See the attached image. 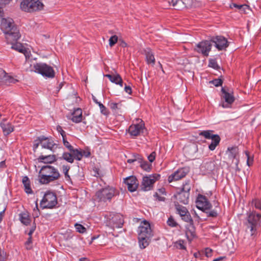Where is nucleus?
<instances>
[{
    "mask_svg": "<svg viewBox=\"0 0 261 261\" xmlns=\"http://www.w3.org/2000/svg\"><path fill=\"white\" fill-rule=\"evenodd\" d=\"M60 177L58 170L50 165L41 167L39 171L37 180L42 185H47L58 180Z\"/></svg>",
    "mask_w": 261,
    "mask_h": 261,
    "instance_id": "obj_1",
    "label": "nucleus"
},
{
    "mask_svg": "<svg viewBox=\"0 0 261 261\" xmlns=\"http://www.w3.org/2000/svg\"><path fill=\"white\" fill-rule=\"evenodd\" d=\"M1 28L5 34L7 42L17 41L20 35L17 27L14 24L13 20L11 18H3L1 20Z\"/></svg>",
    "mask_w": 261,
    "mask_h": 261,
    "instance_id": "obj_2",
    "label": "nucleus"
},
{
    "mask_svg": "<svg viewBox=\"0 0 261 261\" xmlns=\"http://www.w3.org/2000/svg\"><path fill=\"white\" fill-rule=\"evenodd\" d=\"M138 239L141 248H146L149 243V239L152 236L150 225L146 220L142 222L138 228Z\"/></svg>",
    "mask_w": 261,
    "mask_h": 261,
    "instance_id": "obj_3",
    "label": "nucleus"
},
{
    "mask_svg": "<svg viewBox=\"0 0 261 261\" xmlns=\"http://www.w3.org/2000/svg\"><path fill=\"white\" fill-rule=\"evenodd\" d=\"M118 194V192L115 188L108 186L97 191L94 196V199L100 202H110L112 199Z\"/></svg>",
    "mask_w": 261,
    "mask_h": 261,
    "instance_id": "obj_4",
    "label": "nucleus"
},
{
    "mask_svg": "<svg viewBox=\"0 0 261 261\" xmlns=\"http://www.w3.org/2000/svg\"><path fill=\"white\" fill-rule=\"evenodd\" d=\"M105 218L106 226L112 229L121 228L124 223L123 216L120 214L109 212L105 215Z\"/></svg>",
    "mask_w": 261,
    "mask_h": 261,
    "instance_id": "obj_5",
    "label": "nucleus"
},
{
    "mask_svg": "<svg viewBox=\"0 0 261 261\" xmlns=\"http://www.w3.org/2000/svg\"><path fill=\"white\" fill-rule=\"evenodd\" d=\"M247 220L249 226L248 228L251 236L257 233V229L261 226V214L255 211L250 212L248 213Z\"/></svg>",
    "mask_w": 261,
    "mask_h": 261,
    "instance_id": "obj_6",
    "label": "nucleus"
},
{
    "mask_svg": "<svg viewBox=\"0 0 261 261\" xmlns=\"http://www.w3.org/2000/svg\"><path fill=\"white\" fill-rule=\"evenodd\" d=\"M17 41H12L11 42H7L8 43L12 44L11 48L13 49H15L17 51H18L20 53H22L24 54L25 57V63L24 64L25 66H28V65H30V68H26L25 69L26 70H29L30 71H32V69L31 68V59L30 57L31 56V53L30 50H28L25 47H24L19 42H17Z\"/></svg>",
    "mask_w": 261,
    "mask_h": 261,
    "instance_id": "obj_7",
    "label": "nucleus"
},
{
    "mask_svg": "<svg viewBox=\"0 0 261 261\" xmlns=\"http://www.w3.org/2000/svg\"><path fill=\"white\" fill-rule=\"evenodd\" d=\"M212 130H202L199 133V135L203 136L205 139H211L212 141L208 145V149L211 150H214L216 147L219 144L221 139L220 136L217 134H213Z\"/></svg>",
    "mask_w": 261,
    "mask_h": 261,
    "instance_id": "obj_8",
    "label": "nucleus"
},
{
    "mask_svg": "<svg viewBox=\"0 0 261 261\" xmlns=\"http://www.w3.org/2000/svg\"><path fill=\"white\" fill-rule=\"evenodd\" d=\"M34 71L43 76L47 78H54L55 72L52 67L45 63H37L34 66Z\"/></svg>",
    "mask_w": 261,
    "mask_h": 261,
    "instance_id": "obj_9",
    "label": "nucleus"
},
{
    "mask_svg": "<svg viewBox=\"0 0 261 261\" xmlns=\"http://www.w3.org/2000/svg\"><path fill=\"white\" fill-rule=\"evenodd\" d=\"M40 145L42 148L49 149L52 151L57 148V144L54 142L51 138L41 136L34 141V147H38Z\"/></svg>",
    "mask_w": 261,
    "mask_h": 261,
    "instance_id": "obj_10",
    "label": "nucleus"
},
{
    "mask_svg": "<svg viewBox=\"0 0 261 261\" xmlns=\"http://www.w3.org/2000/svg\"><path fill=\"white\" fill-rule=\"evenodd\" d=\"M57 204V198L55 193L46 192L40 202L41 206L44 208H52Z\"/></svg>",
    "mask_w": 261,
    "mask_h": 261,
    "instance_id": "obj_11",
    "label": "nucleus"
},
{
    "mask_svg": "<svg viewBox=\"0 0 261 261\" xmlns=\"http://www.w3.org/2000/svg\"><path fill=\"white\" fill-rule=\"evenodd\" d=\"M161 175L159 174H153L149 176H144L141 185V189L143 191L151 190L154 182L159 180Z\"/></svg>",
    "mask_w": 261,
    "mask_h": 261,
    "instance_id": "obj_12",
    "label": "nucleus"
},
{
    "mask_svg": "<svg viewBox=\"0 0 261 261\" xmlns=\"http://www.w3.org/2000/svg\"><path fill=\"white\" fill-rule=\"evenodd\" d=\"M212 46V43L211 41L204 40L198 43L196 45L195 50L203 56L207 57L211 50Z\"/></svg>",
    "mask_w": 261,
    "mask_h": 261,
    "instance_id": "obj_13",
    "label": "nucleus"
},
{
    "mask_svg": "<svg viewBox=\"0 0 261 261\" xmlns=\"http://www.w3.org/2000/svg\"><path fill=\"white\" fill-rule=\"evenodd\" d=\"M210 41L211 43H215V47L219 50L225 49L228 46L227 40L221 36L213 37Z\"/></svg>",
    "mask_w": 261,
    "mask_h": 261,
    "instance_id": "obj_14",
    "label": "nucleus"
},
{
    "mask_svg": "<svg viewBox=\"0 0 261 261\" xmlns=\"http://www.w3.org/2000/svg\"><path fill=\"white\" fill-rule=\"evenodd\" d=\"M196 206L198 209L204 211L210 210L212 207V205L205 196L199 195L196 200Z\"/></svg>",
    "mask_w": 261,
    "mask_h": 261,
    "instance_id": "obj_15",
    "label": "nucleus"
},
{
    "mask_svg": "<svg viewBox=\"0 0 261 261\" xmlns=\"http://www.w3.org/2000/svg\"><path fill=\"white\" fill-rule=\"evenodd\" d=\"M144 124L141 121L138 124L131 125L128 129V133L132 137H136L143 133Z\"/></svg>",
    "mask_w": 261,
    "mask_h": 261,
    "instance_id": "obj_16",
    "label": "nucleus"
},
{
    "mask_svg": "<svg viewBox=\"0 0 261 261\" xmlns=\"http://www.w3.org/2000/svg\"><path fill=\"white\" fill-rule=\"evenodd\" d=\"M221 91L223 93L222 98L225 100V101L221 104L222 107L224 108H230L234 101V96L232 93L227 92L224 88H222Z\"/></svg>",
    "mask_w": 261,
    "mask_h": 261,
    "instance_id": "obj_17",
    "label": "nucleus"
},
{
    "mask_svg": "<svg viewBox=\"0 0 261 261\" xmlns=\"http://www.w3.org/2000/svg\"><path fill=\"white\" fill-rule=\"evenodd\" d=\"M188 170L186 169H179L168 177V180L169 182H171L173 181H176L179 180L182 178L184 177L185 176H186Z\"/></svg>",
    "mask_w": 261,
    "mask_h": 261,
    "instance_id": "obj_18",
    "label": "nucleus"
},
{
    "mask_svg": "<svg viewBox=\"0 0 261 261\" xmlns=\"http://www.w3.org/2000/svg\"><path fill=\"white\" fill-rule=\"evenodd\" d=\"M17 80L8 75L2 69L0 68V85H8L11 83H15Z\"/></svg>",
    "mask_w": 261,
    "mask_h": 261,
    "instance_id": "obj_19",
    "label": "nucleus"
},
{
    "mask_svg": "<svg viewBox=\"0 0 261 261\" xmlns=\"http://www.w3.org/2000/svg\"><path fill=\"white\" fill-rule=\"evenodd\" d=\"M124 182L127 186L128 190L131 192L135 191L139 185L138 180L133 176L126 178Z\"/></svg>",
    "mask_w": 261,
    "mask_h": 261,
    "instance_id": "obj_20",
    "label": "nucleus"
},
{
    "mask_svg": "<svg viewBox=\"0 0 261 261\" xmlns=\"http://www.w3.org/2000/svg\"><path fill=\"white\" fill-rule=\"evenodd\" d=\"M169 3L178 10L191 6L190 0H172L171 2L169 1Z\"/></svg>",
    "mask_w": 261,
    "mask_h": 261,
    "instance_id": "obj_21",
    "label": "nucleus"
},
{
    "mask_svg": "<svg viewBox=\"0 0 261 261\" xmlns=\"http://www.w3.org/2000/svg\"><path fill=\"white\" fill-rule=\"evenodd\" d=\"M0 125L5 135H8L14 130V126L10 122L2 121Z\"/></svg>",
    "mask_w": 261,
    "mask_h": 261,
    "instance_id": "obj_22",
    "label": "nucleus"
},
{
    "mask_svg": "<svg viewBox=\"0 0 261 261\" xmlns=\"http://www.w3.org/2000/svg\"><path fill=\"white\" fill-rule=\"evenodd\" d=\"M37 160L38 162L43 163L44 164H51L56 161V158L55 155H40Z\"/></svg>",
    "mask_w": 261,
    "mask_h": 261,
    "instance_id": "obj_23",
    "label": "nucleus"
},
{
    "mask_svg": "<svg viewBox=\"0 0 261 261\" xmlns=\"http://www.w3.org/2000/svg\"><path fill=\"white\" fill-rule=\"evenodd\" d=\"M215 167V163L214 160H209L203 162L201 168L207 173L212 172L214 170Z\"/></svg>",
    "mask_w": 261,
    "mask_h": 261,
    "instance_id": "obj_24",
    "label": "nucleus"
},
{
    "mask_svg": "<svg viewBox=\"0 0 261 261\" xmlns=\"http://www.w3.org/2000/svg\"><path fill=\"white\" fill-rule=\"evenodd\" d=\"M105 76L108 77L111 82L119 85L121 87L123 86V81L119 74H106Z\"/></svg>",
    "mask_w": 261,
    "mask_h": 261,
    "instance_id": "obj_25",
    "label": "nucleus"
},
{
    "mask_svg": "<svg viewBox=\"0 0 261 261\" xmlns=\"http://www.w3.org/2000/svg\"><path fill=\"white\" fill-rule=\"evenodd\" d=\"M20 8L23 11L31 12L33 9V0H23L20 3Z\"/></svg>",
    "mask_w": 261,
    "mask_h": 261,
    "instance_id": "obj_26",
    "label": "nucleus"
},
{
    "mask_svg": "<svg viewBox=\"0 0 261 261\" xmlns=\"http://www.w3.org/2000/svg\"><path fill=\"white\" fill-rule=\"evenodd\" d=\"M72 117L71 120L75 123H79L82 121L83 118L82 110L80 108H77L74 111L72 114Z\"/></svg>",
    "mask_w": 261,
    "mask_h": 261,
    "instance_id": "obj_27",
    "label": "nucleus"
},
{
    "mask_svg": "<svg viewBox=\"0 0 261 261\" xmlns=\"http://www.w3.org/2000/svg\"><path fill=\"white\" fill-rule=\"evenodd\" d=\"M144 52L147 63L153 65L155 62V59L151 50L150 48H147L145 49Z\"/></svg>",
    "mask_w": 261,
    "mask_h": 261,
    "instance_id": "obj_28",
    "label": "nucleus"
},
{
    "mask_svg": "<svg viewBox=\"0 0 261 261\" xmlns=\"http://www.w3.org/2000/svg\"><path fill=\"white\" fill-rule=\"evenodd\" d=\"M226 152L229 159H234L239 153V149L237 147H228Z\"/></svg>",
    "mask_w": 261,
    "mask_h": 261,
    "instance_id": "obj_29",
    "label": "nucleus"
},
{
    "mask_svg": "<svg viewBox=\"0 0 261 261\" xmlns=\"http://www.w3.org/2000/svg\"><path fill=\"white\" fill-rule=\"evenodd\" d=\"M22 182L24 187L25 192L28 194H31L32 191L30 186V181L28 176L23 177Z\"/></svg>",
    "mask_w": 261,
    "mask_h": 261,
    "instance_id": "obj_30",
    "label": "nucleus"
},
{
    "mask_svg": "<svg viewBox=\"0 0 261 261\" xmlns=\"http://www.w3.org/2000/svg\"><path fill=\"white\" fill-rule=\"evenodd\" d=\"M177 198L179 202L187 204L189 202V193L181 192L177 195Z\"/></svg>",
    "mask_w": 261,
    "mask_h": 261,
    "instance_id": "obj_31",
    "label": "nucleus"
},
{
    "mask_svg": "<svg viewBox=\"0 0 261 261\" xmlns=\"http://www.w3.org/2000/svg\"><path fill=\"white\" fill-rule=\"evenodd\" d=\"M19 219L22 223L27 225L31 222V219L28 212H24L19 214Z\"/></svg>",
    "mask_w": 261,
    "mask_h": 261,
    "instance_id": "obj_32",
    "label": "nucleus"
},
{
    "mask_svg": "<svg viewBox=\"0 0 261 261\" xmlns=\"http://www.w3.org/2000/svg\"><path fill=\"white\" fill-rule=\"evenodd\" d=\"M44 7L42 0H34V12L42 11Z\"/></svg>",
    "mask_w": 261,
    "mask_h": 261,
    "instance_id": "obj_33",
    "label": "nucleus"
},
{
    "mask_svg": "<svg viewBox=\"0 0 261 261\" xmlns=\"http://www.w3.org/2000/svg\"><path fill=\"white\" fill-rule=\"evenodd\" d=\"M175 208H176V212H177V214L179 215V216L181 218L182 217H183V216L188 214V213L189 212L187 208L184 206H182L178 204H175Z\"/></svg>",
    "mask_w": 261,
    "mask_h": 261,
    "instance_id": "obj_34",
    "label": "nucleus"
},
{
    "mask_svg": "<svg viewBox=\"0 0 261 261\" xmlns=\"http://www.w3.org/2000/svg\"><path fill=\"white\" fill-rule=\"evenodd\" d=\"M70 151L72 153L74 159H75L78 161H80L83 156L82 152L77 149H74L73 148L72 150H71Z\"/></svg>",
    "mask_w": 261,
    "mask_h": 261,
    "instance_id": "obj_35",
    "label": "nucleus"
},
{
    "mask_svg": "<svg viewBox=\"0 0 261 261\" xmlns=\"http://www.w3.org/2000/svg\"><path fill=\"white\" fill-rule=\"evenodd\" d=\"M93 100L98 105L100 110V112L105 115H108L109 112L106 107L104 105H103L101 102H98L95 97H93Z\"/></svg>",
    "mask_w": 261,
    "mask_h": 261,
    "instance_id": "obj_36",
    "label": "nucleus"
},
{
    "mask_svg": "<svg viewBox=\"0 0 261 261\" xmlns=\"http://www.w3.org/2000/svg\"><path fill=\"white\" fill-rule=\"evenodd\" d=\"M62 158L68 163H72L74 162V157L73 156L72 153L64 152L62 154Z\"/></svg>",
    "mask_w": 261,
    "mask_h": 261,
    "instance_id": "obj_37",
    "label": "nucleus"
},
{
    "mask_svg": "<svg viewBox=\"0 0 261 261\" xmlns=\"http://www.w3.org/2000/svg\"><path fill=\"white\" fill-rule=\"evenodd\" d=\"M140 163V167L146 171H149L151 168V165L148 164L146 161H143L141 158L139 161Z\"/></svg>",
    "mask_w": 261,
    "mask_h": 261,
    "instance_id": "obj_38",
    "label": "nucleus"
},
{
    "mask_svg": "<svg viewBox=\"0 0 261 261\" xmlns=\"http://www.w3.org/2000/svg\"><path fill=\"white\" fill-rule=\"evenodd\" d=\"M121 104L120 103H116L111 102L109 103V106L112 111L115 113H118L119 111L121 109Z\"/></svg>",
    "mask_w": 261,
    "mask_h": 261,
    "instance_id": "obj_39",
    "label": "nucleus"
},
{
    "mask_svg": "<svg viewBox=\"0 0 261 261\" xmlns=\"http://www.w3.org/2000/svg\"><path fill=\"white\" fill-rule=\"evenodd\" d=\"M181 218L185 222L188 223L193 228L194 222L189 212L188 213V214L183 216V217H182Z\"/></svg>",
    "mask_w": 261,
    "mask_h": 261,
    "instance_id": "obj_40",
    "label": "nucleus"
},
{
    "mask_svg": "<svg viewBox=\"0 0 261 261\" xmlns=\"http://www.w3.org/2000/svg\"><path fill=\"white\" fill-rule=\"evenodd\" d=\"M234 7L239 10L242 13H246V10H249V7L246 5H238L237 4H232L231 7Z\"/></svg>",
    "mask_w": 261,
    "mask_h": 261,
    "instance_id": "obj_41",
    "label": "nucleus"
},
{
    "mask_svg": "<svg viewBox=\"0 0 261 261\" xmlns=\"http://www.w3.org/2000/svg\"><path fill=\"white\" fill-rule=\"evenodd\" d=\"M33 233V229H30L29 235L30 236L28 241L25 243L24 246L27 250H30L33 248V243L32 241V233Z\"/></svg>",
    "mask_w": 261,
    "mask_h": 261,
    "instance_id": "obj_42",
    "label": "nucleus"
},
{
    "mask_svg": "<svg viewBox=\"0 0 261 261\" xmlns=\"http://www.w3.org/2000/svg\"><path fill=\"white\" fill-rule=\"evenodd\" d=\"M74 227L76 231L81 233H84L86 231V228L81 224L75 223Z\"/></svg>",
    "mask_w": 261,
    "mask_h": 261,
    "instance_id": "obj_43",
    "label": "nucleus"
},
{
    "mask_svg": "<svg viewBox=\"0 0 261 261\" xmlns=\"http://www.w3.org/2000/svg\"><path fill=\"white\" fill-rule=\"evenodd\" d=\"M245 154L247 157V164L248 166H250L253 164V156L249 154V153L247 151H245Z\"/></svg>",
    "mask_w": 261,
    "mask_h": 261,
    "instance_id": "obj_44",
    "label": "nucleus"
},
{
    "mask_svg": "<svg viewBox=\"0 0 261 261\" xmlns=\"http://www.w3.org/2000/svg\"><path fill=\"white\" fill-rule=\"evenodd\" d=\"M252 204L254 205L255 208L261 211V200L258 199H254L252 201Z\"/></svg>",
    "mask_w": 261,
    "mask_h": 261,
    "instance_id": "obj_45",
    "label": "nucleus"
},
{
    "mask_svg": "<svg viewBox=\"0 0 261 261\" xmlns=\"http://www.w3.org/2000/svg\"><path fill=\"white\" fill-rule=\"evenodd\" d=\"M208 66L215 69H218V68H219V66L218 65L217 62L215 59H210L209 60Z\"/></svg>",
    "mask_w": 261,
    "mask_h": 261,
    "instance_id": "obj_46",
    "label": "nucleus"
},
{
    "mask_svg": "<svg viewBox=\"0 0 261 261\" xmlns=\"http://www.w3.org/2000/svg\"><path fill=\"white\" fill-rule=\"evenodd\" d=\"M182 193H187L189 192L191 189V186L189 181H186L182 185Z\"/></svg>",
    "mask_w": 261,
    "mask_h": 261,
    "instance_id": "obj_47",
    "label": "nucleus"
},
{
    "mask_svg": "<svg viewBox=\"0 0 261 261\" xmlns=\"http://www.w3.org/2000/svg\"><path fill=\"white\" fill-rule=\"evenodd\" d=\"M109 45L111 47L114 46L118 41V37L116 35H113L109 39Z\"/></svg>",
    "mask_w": 261,
    "mask_h": 261,
    "instance_id": "obj_48",
    "label": "nucleus"
},
{
    "mask_svg": "<svg viewBox=\"0 0 261 261\" xmlns=\"http://www.w3.org/2000/svg\"><path fill=\"white\" fill-rule=\"evenodd\" d=\"M63 172L65 175L66 178H70V176L68 174V171L70 169V166L67 165H63L62 166Z\"/></svg>",
    "mask_w": 261,
    "mask_h": 261,
    "instance_id": "obj_49",
    "label": "nucleus"
},
{
    "mask_svg": "<svg viewBox=\"0 0 261 261\" xmlns=\"http://www.w3.org/2000/svg\"><path fill=\"white\" fill-rule=\"evenodd\" d=\"M167 223L169 226L171 227H175L177 225V223L172 217L169 218Z\"/></svg>",
    "mask_w": 261,
    "mask_h": 261,
    "instance_id": "obj_50",
    "label": "nucleus"
},
{
    "mask_svg": "<svg viewBox=\"0 0 261 261\" xmlns=\"http://www.w3.org/2000/svg\"><path fill=\"white\" fill-rule=\"evenodd\" d=\"M208 217H216L217 216L218 213L217 210H214L209 212H206Z\"/></svg>",
    "mask_w": 261,
    "mask_h": 261,
    "instance_id": "obj_51",
    "label": "nucleus"
},
{
    "mask_svg": "<svg viewBox=\"0 0 261 261\" xmlns=\"http://www.w3.org/2000/svg\"><path fill=\"white\" fill-rule=\"evenodd\" d=\"M216 87L220 86L222 84V81L220 79H215L211 82Z\"/></svg>",
    "mask_w": 261,
    "mask_h": 261,
    "instance_id": "obj_52",
    "label": "nucleus"
},
{
    "mask_svg": "<svg viewBox=\"0 0 261 261\" xmlns=\"http://www.w3.org/2000/svg\"><path fill=\"white\" fill-rule=\"evenodd\" d=\"M156 153L153 151L150 153V154L148 156V159L150 163L153 162L155 159Z\"/></svg>",
    "mask_w": 261,
    "mask_h": 261,
    "instance_id": "obj_53",
    "label": "nucleus"
},
{
    "mask_svg": "<svg viewBox=\"0 0 261 261\" xmlns=\"http://www.w3.org/2000/svg\"><path fill=\"white\" fill-rule=\"evenodd\" d=\"M154 196L159 201H164L165 200V197L162 195H160L159 193H155Z\"/></svg>",
    "mask_w": 261,
    "mask_h": 261,
    "instance_id": "obj_54",
    "label": "nucleus"
},
{
    "mask_svg": "<svg viewBox=\"0 0 261 261\" xmlns=\"http://www.w3.org/2000/svg\"><path fill=\"white\" fill-rule=\"evenodd\" d=\"M6 254L4 250L0 248V261H5L6 259Z\"/></svg>",
    "mask_w": 261,
    "mask_h": 261,
    "instance_id": "obj_55",
    "label": "nucleus"
},
{
    "mask_svg": "<svg viewBox=\"0 0 261 261\" xmlns=\"http://www.w3.org/2000/svg\"><path fill=\"white\" fill-rule=\"evenodd\" d=\"M212 250L210 248H206L205 250V254L207 257H210L212 256Z\"/></svg>",
    "mask_w": 261,
    "mask_h": 261,
    "instance_id": "obj_56",
    "label": "nucleus"
},
{
    "mask_svg": "<svg viewBox=\"0 0 261 261\" xmlns=\"http://www.w3.org/2000/svg\"><path fill=\"white\" fill-rule=\"evenodd\" d=\"M63 144L69 151L72 150L73 148L67 141H65Z\"/></svg>",
    "mask_w": 261,
    "mask_h": 261,
    "instance_id": "obj_57",
    "label": "nucleus"
},
{
    "mask_svg": "<svg viewBox=\"0 0 261 261\" xmlns=\"http://www.w3.org/2000/svg\"><path fill=\"white\" fill-rule=\"evenodd\" d=\"M156 193H159L160 195H166V190L165 188H161L158 189Z\"/></svg>",
    "mask_w": 261,
    "mask_h": 261,
    "instance_id": "obj_58",
    "label": "nucleus"
},
{
    "mask_svg": "<svg viewBox=\"0 0 261 261\" xmlns=\"http://www.w3.org/2000/svg\"><path fill=\"white\" fill-rule=\"evenodd\" d=\"M124 90L126 93L130 94L132 93V89L131 87L129 86L125 85Z\"/></svg>",
    "mask_w": 261,
    "mask_h": 261,
    "instance_id": "obj_59",
    "label": "nucleus"
},
{
    "mask_svg": "<svg viewBox=\"0 0 261 261\" xmlns=\"http://www.w3.org/2000/svg\"><path fill=\"white\" fill-rule=\"evenodd\" d=\"M61 136L62 137L63 142V144H64L65 141H67L66 140V133H65V132L63 130H62V133H61Z\"/></svg>",
    "mask_w": 261,
    "mask_h": 261,
    "instance_id": "obj_60",
    "label": "nucleus"
},
{
    "mask_svg": "<svg viewBox=\"0 0 261 261\" xmlns=\"http://www.w3.org/2000/svg\"><path fill=\"white\" fill-rule=\"evenodd\" d=\"M140 159L139 157L138 156L137 158H135V159H128L127 160V163H134L135 162H137V161H138L140 160Z\"/></svg>",
    "mask_w": 261,
    "mask_h": 261,
    "instance_id": "obj_61",
    "label": "nucleus"
},
{
    "mask_svg": "<svg viewBox=\"0 0 261 261\" xmlns=\"http://www.w3.org/2000/svg\"><path fill=\"white\" fill-rule=\"evenodd\" d=\"M176 244L179 245L180 249H184L185 248L184 245H183V242L182 241H179L177 242Z\"/></svg>",
    "mask_w": 261,
    "mask_h": 261,
    "instance_id": "obj_62",
    "label": "nucleus"
},
{
    "mask_svg": "<svg viewBox=\"0 0 261 261\" xmlns=\"http://www.w3.org/2000/svg\"><path fill=\"white\" fill-rule=\"evenodd\" d=\"M12 0H0V4L1 5H6L9 4Z\"/></svg>",
    "mask_w": 261,
    "mask_h": 261,
    "instance_id": "obj_63",
    "label": "nucleus"
},
{
    "mask_svg": "<svg viewBox=\"0 0 261 261\" xmlns=\"http://www.w3.org/2000/svg\"><path fill=\"white\" fill-rule=\"evenodd\" d=\"M83 156H85V157H88L90 155V152L89 151H84L82 152Z\"/></svg>",
    "mask_w": 261,
    "mask_h": 261,
    "instance_id": "obj_64",
    "label": "nucleus"
}]
</instances>
